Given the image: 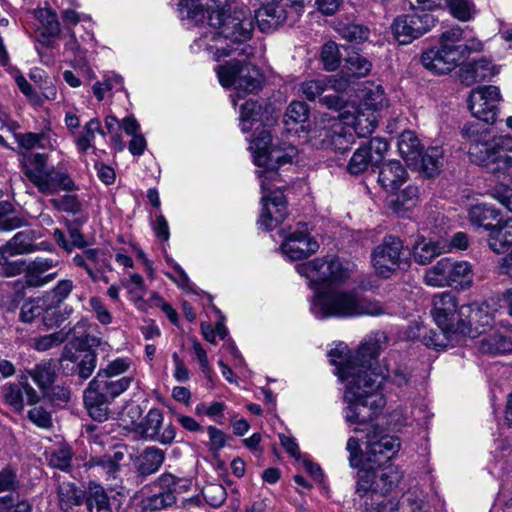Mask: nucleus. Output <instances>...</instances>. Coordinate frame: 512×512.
Wrapping results in <instances>:
<instances>
[{
	"instance_id": "f257e3e1",
	"label": "nucleus",
	"mask_w": 512,
	"mask_h": 512,
	"mask_svg": "<svg viewBox=\"0 0 512 512\" xmlns=\"http://www.w3.org/2000/svg\"><path fill=\"white\" fill-rule=\"evenodd\" d=\"M383 332L367 336L352 356L346 345L340 344L328 353L335 374L345 383L343 409L345 421L350 425H363L373 421L385 406L379 392L387 370L378 364V356L385 344Z\"/></svg>"
},
{
	"instance_id": "f03ea898",
	"label": "nucleus",
	"mask_w": 512,
	"mask_h": 512,
	"mask_svg": "<svg viewBox=\"0 0 512 512\" xmlns=\"http://www.w3.org/2000/svg\"><path fill=\"white\" fill-rule=\"evenodd\" d=\"M297 272L316 290L311 311L318 319L380 316L387 307L377 300L360 297L353 290L321 288L345 283L350 270L337 257L317 258L296 265Z\"/></svg>"
},
{
	"instance_id": "7ed1b4c3",
	"label": "nucleus",
	"mask_w": 512,
	"mask_h": 512,
	"mask_svg": "<svg viewBox=\"0 0 512 512\" xmlns=\"http://www.w3.org/2000/svg\"><path fill=\"white\" fill-rule=\"evenodd\" d=\"M250 148L253 150L254 163L258 167L256 175L260 180L264 206L258 223L263 229L272 230L285 220L288 212L283 192L278 189L272 191L270 182L278 180V168L291 163L297 150L286 143L272 144L271 134L267 130L258 134Z\"/></svg>"
},
{
	"instance_id": "20e7f679",
	"label": "nucleus",
	"mask_w": 512,
	"mask_h": 512,
	"mask_svg": "<svg viewBox=\"0 0 512 512\" xmlns=\"http://www.w3.org/2000/svg\"><path fill=\"white\" fill-rule=\"evenodd\" d=\"M211 30L196 39L193 48L204 49L212 58L218 61L223 56H229L232 52L250 58L254 48L243 44L252 36L253 15L247 8L224 10L218 8L209 16Z\"/></svg>"
},
{
	"instance_id": "39448f33",
	"label": "nucleus",
	"mask_w": 512,
	"mask_h": 512,
	"mask_svg": "<svg viewBox=\"0 0 512 512\" xmlns=\"http://www.w3.org/2000/svg\"><path fill=\"white\" fill-rule=\"evenodd\" d=\"M463 133L471 162L485 167L498 179L512 180V137L497 135L478 123L465 126Z\"/></svg>"
},
{
	"instance_id": "423d86ee",
	"label": "nucleus",
	"mask_w": 512,
	"mask_h": 512,
	"mask_svg": "<svg viewBox=\"0 0 512 512\" xmlns=\"http://www.w3.org/2000/svg\"><path fill=\"white\" fill-rule=\"evenodd\" d=\"M21 166L27 179L44 195H56L60 191H72L76 188L68 173L54 167L47 168L46 154H23Z\"/></svg>"
},
{
	"instance_id": "0eeeda50",
	"label": "nucleus",
	"mask_w": 512,
	"mask_h": 512,
	"mask_svg": "<svg viewBox=\"0 0 512 512\" xmlns=\"http://www.w3.org/2000/svg\"><path fill=\"white\" fill-rule=\"evenodd\" d=\"M424 282L433 287L454 286L469 288L473 283L472 266L467 261L442 258L426 270Z\"/></svg>"
},
{
	"instance_id": "6e6552de",
	"label": "nucleus",
	"mask_w": 512,
	"mask_h": 512,
	"mask_svg": "<svg viewBox=\"0 0 512 512\" xmlns=\"http://www.w3.org/2000/svg\"><path fill=\"white\" fill-rule=\"evenodd\" d=\"M215 71L223 87L234 86L239 94L257 92L262 86L260 70L246 61L233 59L217 66Z\"/></svg>"
},
{
	"instance_id": "1a4fd4ad",
	"label": "nucleus",
	"mask_w": 512,
	"mask_h": 512,
	"mask_svg": "<svg viewBox=\"0 0 512 512\" xmlns=\"http://www.w3.org/2000/svg\"><path fill=\"white\" fill-rule=\"evenodd\" d=\"M402 479V472L399 467L389 463L387 465L367 464L357 473L356 491L358 494L385 495L394 490Z\"/></svg>"
},
{
	"instance_id": "9d476101",
	"label": "nucleus",
	"mask_w": 512,
	"mask_h": 512,
	"mask_svg": "<svg viewBox=\"0 0 512 512\" xmlns=\"http://www.w3.org/2000/svg\"><path fill=\"white\" fill-rule=\"evenodd\" d=\"M375 273L382 278L391 277L399 269L409 266L403 242L395 236H386L371 254Z\"/></svg>"
},
{
	"instance_id": "9b49d317",
	"label": "nucleus",
	"mask_w": 512,
	"mask_h": 512,
	"mask_svg": "<svg viewBox=\"0 0 512 512\" xmlns=\"http://www.w3.org/2000/svg\"><path fill=\"white\" fill-rule=\"evenodd\" d=\"M434 25L433 15L421 12L398 16L391 28L398 43L406 45L430 31Z\"/></svg>"
},
{
	"instance_id": "f8f14e48",
	"label": "nucleus",
	"mask_w": 512,
	"mask_h": 512,
	"mask_svg": "<svg viewBox=\"0 0 512 512\" xmlns=\"http://www.w3.org/2000/svg\"><path fill=\"white\" fill-rule=\"evenodd\" d=\"M501 99L498 87L481 86L471 91L468 107L475 118L487 124H494L497 120L498 104Z\"/></svg>"
},
{
	"instance_id": "ddd939ff",
	"label": "nucleus",
	"mask_w": 512,
	"mask_h": 512,
	"mask_svg": "<svg viewBox=\"0 0 512 512\" xmlns=\"http://www.w3.org/2000/svg\"><path fill=\"white\" fill-rule=\"evenodd\" d=\"M432 314L439 329L456 332L469 331L465 320L460 317V307H457L456 298L450 292L434 296Z\"/></svg>"
},
{
	"instance_id": "4468645a",
	"label": "nucleus",
	"mask_w": 512,
	"mask_h": 512,
	"mask_svg": "<svg viewBox=\"0 0 512 512\" xmlns=\"http://www.w3.org/2000/svg\"><path fill=\"white\" fill-rule=\"evenodd\" d=\"M163 413L156 408L150 409L144 419L136 424L134 430L142 438L163 445L171 444L176 436V429L170 422L163 427Z\"/></svg>"
},
{
	"instance_id": "2eb2a0df",
	"label": "nucleus",
	"mask_w": 512,
	"mask_h": 512,
	"mask_svg": "<svg viewBox=\"0 0 512 512\" xmlns=\"http://www.w3.org/2000/svg\"><path fill=\"white\" fill-rule=\"evenodd\" d=\"M401 447L398 437L382 434L374 429L367 435L365 461L367 464H384L394 457Z\"/></svg>"
},
{
	"instance_id": "dca6fc26",
	"label": "nucleus",
	"mask_w": 512,
	"mask_h": 512,
	"mask_svg": "<svg viewBox=\"0 0 512 512\" xmlns=\"http://www.w3.org/2000/svg\"><path fill=\"white\" fill-rule=\"evenodd\" d=\"M60 364L67 374H75L86 380L97 366V355L91 349H76L66 345L61 353Z\"/></svg>"
},
{
	"instance_id": "f3484780",
	"label": "nucleus",
	"mask_w": 512,
	"mask_h": 512,
	"mask_svg": "<svg viewBox=\"0 0 512 512\" xmlns=\"http://www.w3.org/2000/svg\"><path fill=\"white\" fill-rule=\"evenodd\" d=\"M318 248V243L309 237L304 223H299V228L290 233L281 246L283 254L291 260L307 258L315 253Z\"/></svg>"
},
{
	"instance_id": "a211bd4d",
	"label": "nucleus",
	"mask_w": 512,
	"mask_h": 512,
	"mask_svg": "<svg viewBox=\"0 0 512 512\" xmlns=\"http://www.w3.org/2000/svg\"><path fill=\"white\" fill-rule=\"evenodd\" d=\"M460 317L465 320L469 331L459 332V334L468 335L471 338L481 335L485 331V327H489L493 323V316L489 312L488 305L484 303L460 306Z\"/></svg>"
},
{
	"instance_id": "6ab92c4d",
	"label": "nucleus",
	"mask_w": 512,
	"mask_h": 512,
	"mask_svg": "<svg viewBox=\"0 0 512 512\" xmlns=\"http://www.w3.org/2000/svg\"><path fill=\"white\" fill-rule=\"evenodd\" d=\"M423 66L436 74H446L458 66L461 61L457 50H448L441 46L424 51L421 55Z\"/></svg>"
},
{
	"instance_id": "aec40b11",
	"label": "nucleus",
	"mask_w": 512,
	"mask_h": 512,
	"mask_svg": "<svg viewBox=\"0 0 512 512\" xmlns=\"http://www.w3.org/2000/svg\"><path fill=\"white\" fill-rule=\"evenodd\" d=\"M59 264L57 258L52 257H37L29 264L25 263V282L30 287H42L52 281L57 273H50L44 275L50 269Z\"/></svg>"
},
{
	"instance_id": "412c9836",
	"label": "nucleus",
	"mask_w": 512,
	"mask_h": 512,
	"mask_svg": "<svg viewBox=\"0 0 512 512\" xmlns=\"http://www.w3.org/2000/svg\"><path fill=\"white\" fill-rule=\"evenodd\" d=\"M19 128V125L16 121L11 120L9 114L5 111V109L0 105V132L7 131L13 133L16 137V140L21 148L26 150H31L35 147L44 148L43 141L45 140V134H37V133H24V134H15V131ZM0 144L6 145L5 137L2 133H0Z\"/></svg>"
},
{
	"instance_id": "4be33fe9",
	"label": "nucleus",
	"mask_w": 512,
	"mask_h": 512,
	"mask_svg": "<svg viewBox=\"0 0 512 512\" xmlns=\"http://www.w3.org/2000/svg\"><path fill=\"white\" fill-rule=\"evenodd\" d=\"M343 123L353 128L358 137H366L375 130L378 117L376 113L367 111L364 108L352 107L341 114Z\"/></svg>"
},
{
	"instance_id": "5701e85b",
	"label": "nucleus",
	"mask_w": 512,
	"mask_h": 512,
	"mask_svg": "<svg viewBox=\"0 0 512 512\" xmlns=\"http://www.w3.org/2000/svg\"><path fill=\"white\" fill-rule=\"evenodd\" d=\"M134 377L123 376L114 379L112 376H102L100 373L90 381L88 387L92 388L96 393L109 401L115 399L124 393L132 384Z\"/></svg>"
},
{
	"instance_id": "b1692460",
	"label": "nucleus",
	"mask_w": 512,
	"mask_h": 512,
	"mask_svg": "<svg viewBox=\"0 0 512 512\" xmlns=\"http://www.w3.org/2000/svg\"><path fill=\"white\" fill-rule=\"evenodd\" d=\"M345 126L341 119H334L324 126L320 133L324 136L322 144L341 153L348 151L353 143V136L346 132Z\"/></svg>"
},
{
	"instance_id": "393cba45",
	"label": "nucleus",
	"mask_w": 512,
	"mask_h": 512,
	"mask_svg": "<svg viewBox=\"0 0 512 512\" xmlns=\"http://www.w3.org/2000/svg\"><path fill=\"white\" fill-rule=\"evenodd\" d=\"M286 11L282 5L271 2L259 8L253 16L258 28L263 33L276 30L286 20Z\"/></svg>"
},
{
	"instance_id": "a878e982",
	"label": "nucleus",
	"mask_w": 512,
	"mask_h": 512,
	"mask_svg": "<svg viewBox=\"0 0 512 512\" xmlns=\"http://www.w3.org/2000/svg\"><path fill=\"white\" fill-rule=\"evenodd\" d=\"M407 172L399 161L383 164L378 175V182L387 192H394L406 181Z\"/></svg>"
},
{
	"instance_id": "bb28decb",
	"label": "nucleus",
	"mask_w": 512,
	"mask_h": 512,
	"mask_svg": "<svg viewBox=\"0 0 512 512\" xmlns=\"http://www.w3.org/2000/svg\"><path fill=\"white\" fill-rule=\"evenodd\" d=\"M221 3L216 0H181L179 2V11L181 17L191 19L195 22L204 20L206 14L208 17L213 11L221 7Z\"/></svg>"
},
{
	"instance_id": "cd10ccee",
	"label": "nucleus",
	"mask_w": 512,
	"mask_h": 512,
	"mask_svg": "<svg viewBox=\"0 0 512 512\" xmlns=\"http://www.w3.org/2000/svg\"><path fill=\"white\" fill-rule=\"evenodd\" d=\"M490 249L498 254L512 250V218L499 221L488 237Z\"/></svg>"
},
{
	"instance_id": "c85d7f7f",
	"label": "nucleus",
	"mask_w": 512,
	"mask_h": 512,
	"mask_svg": "<svg viewBox=\"0 0 512 512\" xmlns=\"http://www.w3.org/2000/svg\"><path fill=\"white\" fill-rule=\"evenodd\" d=\"M497 73L493 64L485 59L475 61L460 70V78L467 86L486 81Z\"/></svg>"
},
{
	"instance_id": "c756f323",
	"label": "nucleus",
	"mask_w": 512,
	"mask_h": 512,
	"mask_svg": "<svg viewBox=\"0 0 512 512\" xmlns=\"http://www.w3.org/2000/svg\"><path fill=\"white\" fill-rule=\"evenodd\" d=\"M346 86V82H341L337 85V81L332 77H322L302 82L299 87V92L308 101H314L327 91L329 87L335 90H344Z\"/></svg>"
},
{
	"instance_id": "7c9ffc66",
	"label": "nucleus",
	"mask_w": 512,
	"mask_h": 512,
	"mask_svg": "<svg viewBox=\"0 0 512 512\" xmlns=\"http://www.w3.org/2000/svg\"><path fill=\"white\" fill-rule=\"evenodd\" d=\"M59 506L63 512H75L85 498V493L72 482H62L57 489Z\"/></svg>"
},
{
	"instance_id": "2f4dec72",
	"label": "nucleus",
	"mask_w": 512,
	"mask_h": 512,
	"mask_svg": "<svg viewBox=\"0 0 512 512\" xmlns=\"http://www.w3.org/2000/svg\"><path fill=\"white\" fill-rule=\"evenodd\" d=\"M73 328H62L50 334L39 335L29 340L31 349L43 353L61 346L68 338Z\"/></svg>"
},
{
	"instance_id": "473e14b6",
	"label": "nucleus",
	"mask_w": 512,
	"mask_h": 512,
	"mask_svg": "<svg viewBox=\"0 0 512 512\" xmlns=\"http://www.w3.org/2000/svg\"><path fill=\"white\" fill-rule=\"evenodd\" d=\"M165 460V452L157 447H147L137 459V470L141 475L157 472Z\"/></svg>"
},
{
	"instance_id": "72a5a7b5",
	"label": "nucleus",
	"mask_w": 512,
	"mask_h": 512,
	"mask_svg": "<svg viewBox=\"0 0 512 512\" xmlns=\"http://www.w3.org/2000/svg\"><path fill=\"white\" fill-rule=\"evenodd\" d=\"M85 504L88 512H113L105 489L95 483L89 485L85 494Z\"/></svg>"
},
{
	"instance_id": "f704fd0d",
	"label": "nucleus",
	"mask_w": 512,
	"mask_h": 512,
	"mask_svg": "<svg viewBox=\"0 0 512 512\" xmlns=\"http://www.w3.org/2000/svg\"><path fill=\"white\" fill-rule=\"evenodd\" d=\"M84 404L91 418L96 421L103 422L108 419V403L107 399H104L92 388L87 387L84 391Z\"/></svg>"
},
{
	"instance_id": "c9c22d12",
	"label": "nucleus",
	"mask_w": 512,
	"mask_h": 512,
	"mask_svg": "<svg viewBox=\"0 0 512 512\" xmlns=\"http://www.w3.org/2000/svg\"><path fill=\"white\" fill-rule=\"evenodd\" d=\"M359 106L374 113L386 108L388 99L383 87L374 83L365 86L363 99Z\"/></svg>"
},
{
	"instance_id": "e433bc0d",
	"label": "nucleus",
	"mask_w": 512,
	"mask_h": 512,
	"mask_svg": "<svg viewBox=\"0 0 512 512\" xmlns=\"http://www.w3.org/2000/svg\"><path fill=\"white\" fill-rule=\"evenodd\" d=\"M398 150L403 159L414 164L421 156V144L412 131H404L398 140Z\"/></svg>"
},
{
	"instance_id": "4c0bfd02",
	"label": "nucleus",
	"mask_w": 512,
	"mask_h": 512,
	"mask_svg": "<svg viewBox=\"0 0 512 512\" xmlns=\"http://www.w3.org/2000/svg\"><path fill=\"white\" fill-rule=\"evenodd\" d=\"M478 348L486 354H505L512 351V341L498 333L481 337Z\"/></svg>"
},
{
	"instance_id": "58836bf2",
	"label": "nucleus",
	"mask_w": 512,
	"mask_h": 512,
	"mask_svg": "<svg viewBox=\"0 0 512 512\" xmlns=\"http://www.w3.org/2000/svg\"><path fill=\"white\" fill-rule=\"evenodd\" d=\"M469 220L472 225L484 227L491 232V228L495 227L489 221L495 220L499 216V212L490 205L477 204L469 209Z\"/></svg>"
},
{
	"instance_id": "ea45409f",
	"label": "nucleus",
	"mask_w": 512,
	"mask_h": 512,
	"mask_svg": "<svg viewBox=\"0 0 512 512\" xmlns=\"http://www.w3.org/2000/svg\"><path fill=\"white\" fill-rule=\"evenodd\" d=\"M336 32L345 40L352 43H363L368 40L370 30L367 26L340 21L335 26Z\"/></svg>"
},
{
	"instance_id": "a19ab883",
	"label": "nucleus",
	"mask_w": 512,
	"mask_h": 512,
	"mask_svg": "<svg viewBox=\"0 0 512 512\" xmlns=\"http://www.w3.org/2000/svg\"><path fill=\"white\" fill-rule=\"evenodd\" d=\"M34 239L33 231H21L16 233L7 245L14 256L28 254L37 249Z\"/></svg>"
},
{
	"instance_id": "79ce46f5",
	"label": "nucleus",
	"mask_w": 512,
	"mask_h": 512,
	"mask_svg": "<svg viewBox=\"0 0 512 512\" xmlns=\"http://www.w3.org/2000/svg\"><path fill=\"white\" fill-rule=\"evenodd\" d=\"M443 166V150L440 147H429L421 154V168L428 176L437 175Z\"/></svg>"
},
{
	"instance_id": "37998d69",
	"label": "nucleus",
	"mask_w": 512,
	"mask_h": 512,
	"mask_svg": "<svg viewBox=\"0 0 512 512\" xmlns=\"http://www.w3.org/2000/svg\"><path fill=\"white\" fill-rule=\"evenodd\" d=\"M29 375L38 387L43 390L50 387L56 378L54 367L50 361H42L38 363L29 371Z\"/></svg>"
},
{
	"instance_id": "c03bdc74",
	"label": "nucleus",
	"mask_w": 512,
	"mask_h": 512,
	"mask_svg": "<svg viewBox=\"0 0 512 512\" xmlns=\"http://www.w3.org/2000/svg\"><path fill=\"white\" fill-rule=\"evenodd\" d=\"M442 253V248L436 242L420 241L413 246V257L415 262L421 265L430 263L435 257Z\"/></svg>"
},
{
	"instance_id": "a18cd8bd",
	"label": "nucleus",
	"mask_w": 512,
	"mask_h": 512,
	"mask_svg": "<svg viewBox=\"0 0 512 512\" xmlns=\"http://www.w3.org/2000/svg\"><path fill=\"white\" fill-rule=\"evenodd\" d=\"M48 464L63 471H67L71 467L73 453L67 445H62L45 452Z\"/></svg>"
},
{
	"instance_id": "49530a36",
	"label": "nucleus",
	"mask_w": 512,
	"mask_h": 512,
	"mask_svg": "<svg viewBox=\"0 0 512 512\" xmlns=\"http://www.w3.org/2000/svg\"><path fill=\"white\" fill-rule=\"evenodd\" d=\"M370 166H376L372 160V153H368L366 146L361 145L349 160L347 170L352 175H358L365 172Z\"/></svg>"
},
{
	"instance_id": "de8ad7c7",
	"label": "nucleus",
	"mask_w": 512,
	"mask_h": 512,
	"mask_svg": "<svg viewBox=\"0 0 512 512\" xmlns=\"http://www.w3.org/2000/svg\"><path fill=\"white\" fill-rule=\"evenodd\" d=\"M11 257H14V255L8 248L7 243L0 245V266L7 277L19 275L24 272L25 269L24 260L10 261Z\"/></svg>"
},
{
	"instance_id": "09e8293b",
	"label": "nucleus",
	"mask_w": 512,
	"mask_h": 512,
	"mask_svg": "<svg viewBox=\"0 0 512 512\" xmlns=\"http://www.w3.org/2000/svg\"><path fill=\"white\" fill-rule=\"evenodd\" d=\"M97 133L104 136L99 120L91 119L85 124L82 134L75 141L78 150L85 153L88 149L92 148Z\"/></svg>"
},
{
	"instance_id": "8fccbe9b",
	"label": "nucleus",
	"mask_w": 512,
	"mask_h": 512,
	"mask_svg": "<svg viewBox=\"0 0 512 512\" xmlns=\"http://www.w3.org/2000/svg\"><path fill=\"white\" fill-rule=\"evenodd\" d=\"M158 485L165 493L176 494L186 492L190 487V482L185 478L176 477L170 473H164L158 478Z\"/></svg>"
},
{
	"instance_id": "3c124183",
	"label": "nucleus",
	"mask_w": 512,
	"mask_h": 512,
	"mask_svg": "<svg viewBox=\"0 0 512 512\" xmlns=\"http://www.w3.org/2000/svg\"><path fill=\"white\" fill-rule=\"evenodd\" d=\"M261 106L249 99L240 106V126L243 132L251 130L253 123L260 119Z\"/></svg>"
},
{
	"instance_id": "603ef678",
	"label": "nucleus",
	"mask_w": 512,
	"mask_h": 512,
	"mask_svg": "<svg viewBox=\"0 0 512 512\" xmlns=\"http://www.w3.org/2000/svg\"><path fill=\"white\" fill-rule=\"evenodd\" d=\"M344 67L348 76L365 77L371 71L372 64L367 58L354 52L345 59Z\"/></svg>"
},
{
	"instance_id": "864d4df0",
	"label": "nucleus",
	"mask_w": 512,
	"mask_h": 512,
	"mask_svg": "<svg viewBox=\"0 0 512 512\" xmlns=\"http://www.w3.org/2000/svg\"><path fill=\"white\" fill-rule=\"evenodd\" d=\"M46 305L45 297L26 300L21 307L19 314L20 321L24 323H31L34 319L45 312Z\"/></svg>"
},
{
	"instance_id": "5fc2aeb1",
	"label": "nucleus",
	"mask_w": 512,
	"mask_h": 512,
	"mask_svg": "<svg viewBox=\"0 0 512 512\" xmlns=\"http://www.w3.org/2000/svg\"><path fill=\"white\" fill-rule=\"evenodd\" d=\"M74 289V283L70 279H62L46 293L45 299H48L51 306H59L66 300Z\"/></svg>"
},
{
	"instance_id": "6e6d98bb",
	"label": "nucleus",
	"mask_w": 512,
	"mask_h": 512,
	"mask_svg": "<svg viewBox=\"0 0 512 512\" xmlns=\"http://www.w3.org/2000/svg\"><path fill=\"white\" fill-rule=\"evenodd\" d=\"M121 286L127 289L131 300L142 301L146 293V285L143 277L138 273L130 274L128 279L121 280Z\"/></svg>"
},
{
	"instance_id": "4d7b16f0",
	"label": "nucleus",
	"mask_w": 512,
	"mask_h": 512,
	"mask_svg": "<svg viewBox=\"0 0 512 512\" xmlns=\"http://www.w3.org/2000/svg\"><path fill=\"white\" fill-rule=\"evenodd\" d=\"M448 7L451 14L460 21H469L476 12L475 5L469 0H449Z\"/></svg>"
},
{
	"instance_id": "13d9d810",
	"label": "nucleus",
	"mask_w": 512,
	"mask_h": 512,
	"mask_svg": "<svg viewBox=\"0 0 512 512\" xmlns=\"http://www.w3.org/2000/svg\"><path fill=\"white\" fill-rule=\"evenodd\" d=\"M12 212L13 206L10 202H0V230L10 231L22 225V219L11 215Z\"/></svg>"
},
{
	"instance_id": "bf43d9fd",
	"label": "nucleus",
	"mask_w": 512,
	"mask_h": 512,
	"mask_svg": "<svg viewBox=\"0 0 512 512\" xmlns=\"http://www.w3.org/2000/svg\"><path fill=\"white\" fill-rule=\"evenodd\" d=\"M133 366V361L130 357H118L106 365L104 368H100L97 373L102 376L116 377L128 372Z\"/></svg>"
},
{
	"instance_id": "052dcab7",
	"label": "nucleus",
	"mask_w": 512,
	"mask_h": 512,
	"mask_svg": "<svg viewBox=\"0 0 512 512\" xmlns=\"http://www.w3.org/2000/svg\"><path fill=\"white\" fill-rule=\"evenodd\" d=\"M321 61L327 71H334L340 63V53L338 45L335 42H327L321 50Z\"/></svg>"
},
{
	"instance_id": "680f3d73",
	"label": "nucleus",
	"mask_w": 512,
	"mask_h": 512,
	"mask_svg": "<svg viewBox=\"0 0 512 512\" xmlns=\"http://www.w3.org/2000/svg\"><path fill=\"white\" fill-rule=\"evenodd\" d=\"M418 199V187L414 185H408L401 193L397 196V199L393 202V209L395 211L408 210L416 204Z\"/></svg>"
},
{
	"instance_id": "e2e57ef3",
	"label": "nucleus",
	"mask_w": 512,
	"mask_h": 512,
	"mask_svg": "<svg viewBox=\"0 0 512 512\" xmlns=\"http://www.w3.org/2000/svg\"><path fill=\"white\" fill-rule=\"evenodd\" d=\"M202 494L206 502L213 507L221 506L227 497L225 487L214 483L206 485L202 490Z\"/></svg>"
},
{
	"instance_id": "0e129e2a",
	"label": "nucleus",
	"mask_w": 512,
	"mask_h": 512,
	"mask_svg": "<svg viewBox=\"0 0 512 512\" xmlns=\"http://www.w3.org/2000/svg\"><path fill=\"white\" fill-rule=\"evenodd\" d=\"M308 106L301 101H293L287 107L285 113V123H302L308 118Z\"/></svg>"
},
{
	"instance_id": "69168bd1",
	"label": "nucleus",
	"mask_w": 512,
	"mask_h": 512,
	"mask_svg": "<svg viewBox=\"0 0 512 512\" xmlns=\"http://www.w3.org/2000/svg\"><path fill=\"white\" fill-rule=\"evenodd\" d=\"M37 18L42 23L48 36H57L60 32V24L57 15L50 9H40Z\"/></svg>"
},
{
	"instance_id": "338daca9",
	"label": "nucleus",
	"mask_w": 512,
	"mask_h": 512,
	"mask_svg": "<svg viewBox=\"0 0 512 512\" xmlns=\"http://www.w3.org/2000/svg\"><path fill=\"white\" fill-rule=\"evenodd\" d=\"M454 334H459V332L444 331L443 329H440V331H430L428 335L424 336L423 341L427 347L434 349L445 348Z\"/></svg>"
},
{
	"instance_id": "774afa93",
	"label": "nucleus",
	"mask_w": 512,
	"mask_h": 512,
	"mask_svg": "<svg viewBox=\"0 0 512 512\" xmlns=\"http://www.w3.org/2000/svg\"><path fill=\"white\" fill-rule=\"evenodd\" d=\"M51 205L60 211L76 214L81 211L82 204L76 195L67 194L58 199H51Z\"/></svg>"
}]
</instances>
